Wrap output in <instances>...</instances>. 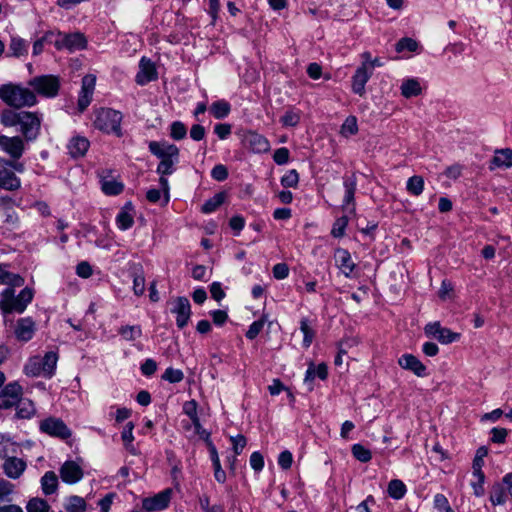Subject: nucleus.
Listing matches in <instances>:
<instances>
[{"label": "nucleus", "instance_id": "1", "mask_svg": "<svg viewBox=\"0 0 512 512\" xmlns=\"http://www.w3.org/2000/svg\"><path fill=\"white\" fill-rule=\"evenodd\" d=\"M149 151L160 159L156 172L159 175H171L175 171V165L179 162V149L176 145L166 141H150Z\"/></svg>", "mask_w": 512, "mask_h": 512}, {"label": "nucleus", "instance_id": "2", "mask_svg": "<svg viewBox=\"0 0 512 512\" xmlns=\"http://www.w3.org/2000/svg\"><path fill=\"white\" fill-rule=\"evenodd\" d=\"M15 288L7 287L0 293V311L4 316L23 313L33 300L34 292L31 288L25 287L18 295H15Z\"/></svg>", "mask_w": 512, "mask_h": 512}, {"label": "nucleus", "instance_id": "3", "mask_svg": "<svg viewBox=\"0 0 512 512\" xmlns=\"http://www.w3.org/2000/svg\"><path fill=\"white\" fill-rule=\"evenodd\" d=\"M0 99L7 105L16 108L33 106L37 102L32 90L11 83L0 86Z\"/></svg>", "mask_w": 512, "mask_h": 512}, {"label": "nucleus", "instance_id": "4", "mask_svg": "<svg viewBox=\"0 0 512 512\" xmlns=\"http://www.w3.org/2000/svg\"><path fill=\"white\" fill-rule=\"evenodd\" d=\"M7 125L18 126L19 131L23 134L27 141L35 140L40 131L41 119L37 113L20 111L12 113L7 117L5 122Z\"/></svg>", "mask_w": 512, "mask_h": 512}, {"label": "nucleus", "instance_id": "5", "mask_svg": "<svg viewBox=\"0 0 512 512\" xmlns=\"http://www.w3.org/2000/svg\"><path fill=\"white\" fill-rule=\"evenodd\" d=\"M122 114L111 108H102L95 113L94 126L107 134L121 136Z\"/></svg>", "mask_w": 512, "mask_h": 512}, {"label": "nucleus", "instance_id": "6", "mask_svg": "<svg viewBox=\"0 0 512 512\" xmlns=\"http://www.w3.org/2000/svg\"><path fill=\"white\" fill-rule=\"evenodd\" d=\"M53 45L57 50H67L70 53L84 50L87 47V39L81 32L62 33L53 31Z\"/></svg>", "mask_w": 512, "mask_h": 512}, {"label": "nucleus", "instance_id": "7", "mask_svg": "<svg viewBox=\"0 0 512 512\" xmlns=\"http://www.w3.org/2000/svg\"><path fill=\"white\" fill-rule=\"evenodd\" d=\"M28 84L33 89V92L48 98L55 97L60 87L59 79L54 75L36 76Z\"/></svg>", "mask_w": 512, "mask_h": 512}, {"label": "nucleus", "instance_id": "8", "mask_svg": "<svg viewBox=\"0 0 512 512\" xmlns=\"http://www.w3.org/2000/svg\"><path fill=\"white\" fill-rule=\"evenodd\" d=\"M40 431L62 440L68 439L72 432L67 425L59 418L49 417L40 422Z\"/></svg>", "mask_w": 512, "mask_h": 512}, {"label": "nucleus", "instance_id": "9", "mask_svg": "<svg viewBox=\"0 0 512 512\" xmlns=\"http://www.w3.org/2000/svg\"><path fill=\"white\" fill-rule=\"evenodd\" d=\"M171 313L176 316V325L183 329L189 322L191 316V305L187 298L177 297L172 302Z\"/></svg>", "mask_w": 512, "mask_h": 512}, {"label": "nucleus", "instance_id": "10", "mask_svg": "<svg viewBox=\"0 0 512 512\" xmlns=\"http://www.w3.org/2000/svg\"><path fill=\"white\" fill-rule=\"evenodd\" d=\"M172 495L173 490L171 488L164 489L152 497L143 499L142 507L147 511L163 510L169 506Z\"/></svg>", "mask_w": 512, "mask_h": 512}, {"label": "nucleus", "instance_id": "11", "mask_svg": "<svg viewBox=\"0 0 512 512\" xmlns=\"http://www.w3.org/2000/svg\"><path fill=\"white\" fill-rule=\"evenodd\" d=\"M22 396V388L16 383L12 382L7 384L0 391V409H9L15 406Z\"/></svg>", "mask_w": 512, "mask_h": 512}, {"label": "nucleus", "instance_id": "12", "mask_svg": "<svg viewBox=\"0 0 512 512\" xmlns=\"http://www.w3.org/2000/svg\"><path fill=\"white\" fill-rule=\"evenodd\" d=\"M59 474L64 483L71 485L79 482L83 478L84 472L77 462L70 460L61 465Z\"/></svg>", "mask_w": 512, "mask_h": 512}, {"label": "nucleus", "instance_id": "13", "mask_svg": "<svg viewBox=\"0 0 512 512\" xmlns=\"http://www.w3.org/2000/svg\"><path fill=\"white\" fill-rule=\"evenodd\" d=\"M36 331V323L31 317H23L17 320L14 327V335L18 341L28 342Z\"/></svg>", "mask_w": 512, "mask_h": 512}, {"label": "nucleus", "instance_id": "14", "mask_svg": "<svg viewBox=\"0 0 512 512\" xmlns=\"http://www.w3.org/2000/svg\"><path fill=\"white\" fill-rule=\"evenodd\" d=\"M96 84V77L92 74H88L82 79L81 91L78 99V107L82 112L84 111L92 101Z\"/></svg>", "mask_w": 512, "mask_h": 512}, {"label": "nucleus", "instance_id": "15", "mask_svg": "<svg viewBox=\"0 0 512 512\" xmlns=\"http://www.w3.org/2000/svg\"><path fill=\"white\" fill-rule=\"evenodd\" d=\"M0 148L13 159H19L24 152V142L18 137L0 135Z\"/></svg>", "mask_w": 512, "mask_h": 512}, {"label": "nucleus", "instance_id": "16", "mask_svg": "<svg viewBox=\"0 0 512 512\" xmlns=\"http://www.w3.org/2000/svg\"><path fill=\"white\" fill-rule=\"evenodd\" d=\"M156 79L157 71L154 63L150 59L142 57L139 62V71L135 77L136 83L143 86Z\"/></svg>", "mask_w": 512, "mask_h": 512}, {"label": "nucleus", "instance_id": "17", "mask_svg": "<svg viewBox=\"0 0 512 512\" xmlns=\"http://www.w3.org/2000/svg\"><path fill=\"white\" fill-rule=\"evenodd\" d=\"M14 455L15 454L7 456L3 463L4 473L10 479H18L24 473L27 467V464L23 459Z\"/></svg>", "mask_w": 512, "mask_h": 512}, {"label": "nucleus", "instance_id": "18", "mask_svg": "<svg viewBox=\"0 0 512 512\" xmlns=\"http://www.w3.org/2000/svg\"><path fill=\"white\" fill-rule=\"evenodd\" d=\"M20 186V179L15 175L10 167L6 165V161H4V163H0V188L8 191H15L18 190Z\"/></svg>", "mask_w": 512, "mask_h": 512}, {"label": "nucleus", "instance_id": "19", "mask_svg": "<svg viewBox=\"0 0 512 512\" xmlns=\"http://www.w3.org/2000/svg\"><path fill=\"white\" fill-rule=\"evenodd\" d=\"M398 364L401 368L413 372L418 377L427 375L426 366L413 354H403L398 359Z\"/></svg>", "mask_w": 512, "mask_h": 512}, {"label": "nucleus", "instance_id": "20", "mask_svg": "<svg viewBox=\"0 0 512 512\" xmlns=\"http://www.w3.org/2000/svg\"><path fill=\"white\" fill-rule=\"evenodd\" d=\"M334 259L336 266L341 270L344 276L350 277L355 269V263L349 251L343 248H337L334 252Z\"/></svg>", "mask_w": 512, "mask_h": 512}, {"label": "nucleus", "instance_id": "21", "mask_svg": "<svg viewBox=\"0 0 512 512\" xmlns=\"http://www.w3.org/2000/svg\"><path fill=\"white\" fill-rule=\"evenodd\" d=\"M318 377L321 380H325L328 377V368L325 363L315 365L313 362L308 364V368L304 377V384L308 386V390L313 389V381Z\"/></svg>", "mask_w": 512, "mask_h": 512}, {"label": "nucleus", "instance_id": "22", "mask_svg": "<svg viewBox=\"0 0 512 512\" xmlns=\"http://www.w3.org/2000/svg\"><path fill=\"white\" fill-rule=\"evenodd\" d=\"M372 72L365 67H358L352 76V91L359 96L365 94L366 83L372 76Z\"/></svg>", "mask_w": 512, "mask_h": 512}, {"label": "nucleus", "instance_id": "23", "mask_svg": "<svg viewBox=\"0 0 512 512\" xmlns=\"http://www.w3.org/2000/svg\"><path fill=\"white\" fill-rule=\"evenodd\" d=\"M90 146V142L86 137L74 136L69 141L67 148L69 154L74 157H82L86 154Z\"/></svg>", "mask_w": 512, "mask_h": 512}, {"label": "nucleus", "instance_id": "24", "mask_svg": "<svg viewBox=\"0 0 512 512\" xmlns=\"http://www.w3.org/2000/svg\"><path fill=\"white\" fill-rule=\"evenodd\" d=\"M345 195L343 198V209L348 210L350 213L355 212L354 195L356 192V180L354 178H345L343 182Z\"/></svg>", "mask_w": 512, "mask_h": 512}, {"label": "nucleus", "instance_id": "25", "mask_svg": "<svg viewBox=\"0 0 512 512\" xmlns=\"http://www.w3.org/2000/svg\"><path fill=\"white\" fill-rule=\"evenodd\" d=\"M24 282L22 276L10 272L6 264H0V284L7 285L8 287H21Z\"/></svg>", "mask_w": 512, "mask_h": 512}, {"label": "nucleus", "instance_id": "26", "mask_svg": "<svg viewBox=\"0 0 512 512\" xmlns=\"http://www.w3.org/2000/svg\"><path fill=\"white\" fill-rule=\"evenodd\" d=\"M401 95L404 98H412L421 95L422 87L417 78H407L400 86Z\"/></svg>", "mask_w": 512, "mask_h": 512}, {"label": "nucleus", "instance_id": "27", "mask_svg": "<svg viewBox=\"0 0 512 512\" xmlns=\"http://www.w3.org/2000/svg\"><path fill=\"white\" fill-rule=\"evenodd\" d=\"M512 167V149L497 150L491 161L490 169Z\"/></svg>", "mask_w": 512, "mask_h": 512}, {"label": "nucleus", "instance_id": "28", "mask_svg": "<svg viewBox=\"0 0 512 512\" xmlns=\"http://www.w3.org/2000/svg\"><path fill=\"white\" fill-rule=\"evenodd\" d=\"M133 429H134L133 422H128L125 425V427L121 433V439H122V442H123V445H124V448L126 449V451H128L131 455L136 456V455L140 454V451L133 444V441H134Z\"/></svg>", "mask_w": 512, "mask_h": 512}, {"label": "nucleus", "instance_id": "29", "mask_svg": "<svg viewBox=\"0 0 512 512\" xmlns=\"http://www.w3.org/2000/svg\"><path fill=\"white\" fill-rule=\"evenodd\" d=\"M116 224L120 230H127L134 224L132 205L126 204L116 216Z\"/></svg>", "mask_w": 512, "mask_h": 512}, {"label": "nucleus", "instance_id": "30", "mask_svg": "<svg viewBox=\"0 0 512 512\" xmlns=\"http://www.w3.org/2000/svg\"><path fill=\"white\" fill-rule=\"evenodd\" d=\"M28 53V42L19 37L12 36L9 43V56L22 57Z\"/></svg>", "mask_w": 512, "mask_h": 512}, {"label": "nucleus", "instance_id": "31", "mask_svg": "<svg viewBox=\"0 0 512 512\" xmlns=\"http://www.w3.org/2000/svg\"><path fill=\"white\" fill-rule=\"evenodd\" d=\"M41 489L45 495L54 494L58 488V477L55 472L47 471L41 477Z\"/></svg>", "mask_w": 512, "mask_h": 512}, {"label": "nucleus", "instance_id": "32", "mask_svg": "<svg viewBox=\"0 0 512 512\" xmlns=\"http://www.w3.org/2000/svg\"><path fill=\"white\" fill-rule=\"evenodd\" d=\"M300 331L303 333V347L309 348L316 334L312 321L308 318H302L300 320Z\"/></svg>", "mask_w": 512, "mask_h": 512}, {"label": "nucleus", "instance_id": "33", "mask_svg": "<svg viewBox=\"0 0 512 512\" xmlns=\"http://www.w3.org/2000/svg\"><path fill=\"white\" fill-rule=\"evenodd\" d=\"M64 508L66 512H85L87 504L84 498L73 495L66 498Z\"/></svg>", "mask_w": 512, "mask_h": 512}, {"label": "nucleus", "instance_id": "34", "mask_svg": "<svg viewBox=\"0 0 512 512\" xmlns=\"http://www.w3.org/2000/svg\"><path fill=\"white\" fill-rule=\"evenodd\" d=\"M57 361L58 355L53 351H49L43 357H41L42 370L45 372V377L50 378L53 376Z\"/></svg>", "mask_w": 512, "mask_h": 512}, {"label": "nucleus", "instance_id": "35", "mask_svg": "<svg viewBox=\"0 0 512 512\" xmlns=\"http://www.w3.org/2000/svg\"><path fill=\"white\" fill-rule=\"evenodd\" d=\"M24 372L27 376L31 377H45V372L42 370L41 357L35 356L30 358L24 367Z\"/></svg>", "mask_w": 512, "mask_h": 512}, {"label": "nucleus", "instance_id": "36", "mask_svg": "<svg viewBox=\"0 0 512 512\" xmlns=\"http://www.w3.org/2000/svg\"><path fill=\"white\" fill-rule=\"evenodd\" d=\"M17 407L16 415L21 419H29L35 413L34 404L28 399H20L15 405Z\"/></svg>", "mask_w": 512, "mask_h": 512}, {"label": "nucleus", "instance_id": "37", "mask_svg": "<svg viewBox=\"0 0 512 512\" xmlns=\"http://www.w3.org/2000/svg\"><path fill=\"white\" fill-rule=\"evenodd\" d=\"M119 335L126 341H134L142 336V329L139 325H125L118 329Z\"/></svg>", "mask_w": 512, "mask_h": 512}, {"label": "nucleus", "instance_id": "38", "mask_svg": "<svg viewBox=\"0 0 512 512\" xmlns=\"http://www.w3.org/2000/svg\"><path fill=\"white\" fill-rule=\"evenodd\" d=\"M231 110L230 104L225 100H218L211 104L210 112L216 119L225 118Z\"/></svg>", "mask_w": 512, "mask_h": 512}, {"label": "nucleus", "instance_id": "39", "mask_svg": "<svg viewBox=\"0 0 512 512\" xmlns=\"http://www.w3.org/2000/svg\"><path fill=\"white\" fill-rule=\"evenodd\" d=\"M407 191L413 196H419L424 190V179L421 176L414 175L407 180Z\"/></svg>", "mask_w": 512, "mask_h": 512}, {"label": "nucleus", "instance_id": "40", "mask_svg": "<svg viewBox=\"0 0 512 512\" xmlns=\"http://www.w3.org/2000/svg\"><path fill=\"white\" fill-rule=\"evenodd\" d=\"M18 445L10 438L0 434V458H6L10 454H16Z\"/></svg>", "mask_w": 512, "mask_h": 512}, {"label": "nucleus", "instance_id": "41", "mask_svg": "<svg viewBox=\"0 0 512 512\" xmlns=\"http://www.w3.org/2000/svg\"><path fill=\"white\" fill-rule=\"evenodd\" d=\"M358 132L357 118L355 116H348L340 128V134L343 137H350Z\"/></svg>", "mask_w": 512, "mask_h": 512}, {"label": "nucleus", "instance_id": "42", "mask_svg": "<svg viewBox=\"0 0 512 512\" xmlns=\"http://www.w3.org/2000/svg\"><path fill=\"white\" fill-rule=\"evenodd\" d=\"M53 41H54L53 30H49V31L45 32L41 38L34 41L33 47H32V55L33 56L40 55L43 52L44 44L45 43L53 44Z\"/></svg>", "mask_w": 512, "mask_h": 512}, {"label": "nucleus", "instance_id": "43", "mask_svg": "<svg viewBox=\"0 0 512 512\" xmlns=\"http://www.w3.org/2000/svg\"><path fill=\"white\" fill-rule=\"evenodd\" d=\"M27 512H49L50 506L48 502L42 498H31L26 505Z\"/></svg>", "mask_w": 512, "mask_h": 512}, {"label": "nucleus", "instance_id": "44", "mask_svg": "<svg viewBox=\"0 0 512 512\" xmlns=\"http://www.w3.org/2000/svg\"><path fill=\"white\" fill-rule=\"evenodd\" d=\"M406 493L405 484L398 479L391 480L388 484V494L394 499H401Z\"/></svg>", "mask_w": 512, "mask_h": 512}, {"label": "nucleus", "instance_id": "45", "mask_svg": "<svg viewBox=\"0 0 512 512\" xmlns=\"http://www.w3.org/2000/svg\"><path fill=\"white\" fill-rule=\"evenodd\" d=\"M225 200V194L224 193H217L212 198L207 200L203 206H202V212L204 213H212L214 212L218 207H220Z\"/></svg>", "mask_w": 512, "mask_h": 512}, {"label": "nucleus", "instance_id": "46", "mask_svg": "<svg viewBox=\"0 0 512 512\" xmlns=\"http://www.w3.org/2000/svg\"><path fill=\"white\" fill-rule=\"evenodd\" d=\"M418 48V42L409 37L401 38L395 45V49L398 53H402L404 51L417 52Z\"/></svg>", "mask_w": 512, "mask_h": 512}, {"label": "nucleus", "instance_id": "47", "mask_svg": "<svg viewBox=\"0 0 512 512\" xmlns=\"http://www.w3.org/2000/svg\"><path fill=\"white\" fill-rule=\"evenodd\" d=\"M352 454L358 461L362 463L369 462L372 458L371 451L361 444H354L352 446Z\"/></svg>", "mask_w": 512, "mask_h": 512}, {"label": "nucleus", "instance_id": "48", "mask_svg": "<svg viewBox=\"0 0 512 512\" xmlns=\"http://www.w3.org/2000/svg\"><path fill=\"white\" fill-rule=\"evenodd\" d=\"M299 183V174L295 169L288 170L281 178V185L285 188H296Z\"/></svg>", "mask_w": 512, "mask_h": 512}, {"label": "nucleus", "instance_id": "49", "mask_svg": "<svg viewBox=\"0 0 512 512\" xmlns=\"http://www.w3.org/2000/svg\"><path fill=\"white\" fill-rule=\"evenodd\" d=\"M348 225V218L347 216L339 217L335 220L333 223V227L331 230V235L335 238H341L345 234V230Z\"/></svg>", "mask_w": 512, "mask_h": 512}, {"label": "nucleus", "instance_id": "50", "mask_svg": "<svg viewBox=\"0 0 512 512\" xmlns=\"http://www.w3.org/2000/svg\"><path fill=\"white\" fill-rule=\"evenodd\" d=\"M102 190L107 195H118L123 191V185L115 180H103Z\"/></svg>", "mask_w": 512, "mask_h": 512}, {"label": "nucleus", "instance_id": "51", "mask_svg": "<svg viewBox=\"0 0 512 512\" xmlns=\"http://www.w3.org/2000/svg\"><path fill=\"white\" fill-rule=\"evenodd\" d=\"M460 338L459 333L452 332L450 329L442 327L436 339L442 344H450Z\"/></svg>", "mask_w": 512, "mask_h": 512}, {"label": "nucleus", "instance_id": "52", "mask_svg": "<svg viewBox=\"0 0 512 512\" xmlns=\"http://www.w3.org/2000/svg\"><path fill=\"white\" fill-rule=\"evenodd\" d=\"M211 459L215 469L214 476L219 483H223L226 479L225 472L221 469L220 460L216 449L213 447L211 450Z\"/></svg>", "mask_w": 512, "mask_h": 512}, {"label": "nucleus", "instance_id": "53", "mask_svg": "<svg viewBox=\"0 0 512 512\" xmlns=\"http://www.w3.org/2000/svg\"><path fill=\"white\" fill-rule=\"evenodd\" d=\"M189 420L193 426V435L198 436L200 439L204 441H208L210 433L202 427L198 415H196L195 418H189Z\"/></svg>", "mask_w": 512, "mask_h": 512}, {"label": "nucleus", "instance_id": "54", "mask_svg": "<svg viewBox=\"0 0 512 512\" xmlns=\"http://www.w3.org/2000/svg\"><path fill=\"white\" fill-rule=\"evenodd\" d=\"M505 492H504V488L502 485L500 484H496L493 486L492 488V492L490 494V501L491 503L496 506V505H502L505 503Z\"/></svg>", "mask_w": 512, "mask_h": 512}, {"label": "nucleus", "instance_id": "55", "mask_svg": "<svg viewBox=\"0 0 512 512\" xmlns=\"http://www.w3.org/2000/svg\"><path fill=\"white\" fill-rule=\"evenodd\" d=\"M186 126L180 121H174L170 126V136L174 140H181L186 137Z\"/></svg>", "mask_w": 512, "mask_h": 512}, {"label": "nucleus", "instance_id": "56", "mask_svg": "<svg viewBox=\"0 0 512 512\" xmlns=\"http://www.w3.org/2000/svg\"><path fill=\"white\" fill-rule=\"evenodd\" d=\"M184 374L180 369L169 367L162 375V379L170 383H179L183 380Z\"/></svg>", "mask_w": 512, "mask_h": 512}, {"label": "nucleus", "instance_id": "57", "mask_svg": "<svg viewBox=\"0 0 512 512\" xmlns=\"http://www.w3.org/2000/svg\"><path fill=\"white\" fill-rule=\"evenodd\" d=\"M13 492L14 485L9 481L0 478V501H9V497Z\"/></svg>", "mask_w": 512, "mask_h": 512}, {"label": "nucleus", "instance_id": "58", "mask_svg": "<svg viewBox=\"0 0 512 512\" xmlns=\"http://www.w3.org/2000/svg\"><path fill=\"white\" fill-rule=\"evenodd\" d=\"M508 430L502 427H494L491 430V441L496 444H503L506 441Z\"/></svg>", "mask_w": 512, "mask_h": 512}, {"label": "nucleus", "instance_id": "59", "mask_svg": "<svg viewBox=\"0 0 512 512\" xmlns=\"http://www.w3.org/2000/svg\"><path fill=\"white\" fill-rule=\"evenodd\" d=\"M289 150L285 147L278 148L273 154V160L278 165H284L289 160Z\"/></svg>", "mask_w": 512, "mask_h": 512}, {"label": "nucleus", "instance_id": "60", "mask_svg": "<svg viewBox=\"0 0 512 512\" xmlns=\"http://www.w3.org/2000/svg\"><path fill=\"white\" fill-rule=\"evenodd\" d=\"M300 121V116L294 111H287L281 118V122L284 126H296Z\"/></svg>", "mask_w": 512, "mask_h": 512}, {"label": "nucleus", "instance_id": "61", "mask_svg": "<svg viewBox=\"0 0 512 512\" xmlns=\"http://www.w3.org/2000/svg\"><path fill=\"white\" fill-rule=\"evenodd\" d=\"M273 276L274 278L278 280H282L288 277L289 275V268L288 265L285 263H278L274 265L273 269Z\"/></svg>", "mask_w": 512, "mask_h": 512}, {"label": "nucleus", "instance_id": "62", "mask_svg": "<svg viewBox=\"0 0 512 512\" xmlns=\"http://www.w3.org/2000/svg\"><path fill=\"white\" fill-rule=\"evenodd\" d=\"M211 176L213 179L217 181H224L228 177V170L226 166L222 164H218L213 167L211 171Z\"/></svg>", "mask_w": 512, "mask_h": 512}, {"label": "nucleus", "instance_id": "63", "mask_svg": "<svg viewBox=\"0 0 512 512\" xmlns=\"http://www.w3.org/2000/svg\"><path fill=\"white\" fill-rule=\"evenodd\" d=\"M133 291L137 296H141L145 291V278L143 275L136 274L133 279Z\"/></svg>", "mask_w": 512, "mask_h": 512}, {"label": "nucleus", "instance_id": "64", "mask_svg": "<svg viewBox=\"0 0 512 512\" xmlns=\"http://www.w3.org/2000/svg\"><path fill=\"white\" fill-rule=\"evenodd\" d=\"M293 462V456L291 452L285 450L279 454L278 465L283 469H289Z\"/></svg>", "mask_w": 512, "mask_h": 512}]
</instances>
